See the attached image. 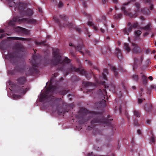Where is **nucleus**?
Masks as SVG:
<instances>
[{"label": "nucleus", "instance_id": "c03bdc74", "mask_svg": "<svg viewBox=\"0 0 156 156\" xmlns=\"http://www.w3.org/2000/svg\"><path fill=\"white\" fill-rule=\"evenodd\" d=\"M151 122V121L150 120L148 119L146 121V123L147 124H150Z\"/></svg>", "mask_w": 156, "mask_h": 156}, {"label": "nucleus", "instance_id": "09e8293b", "mask_svg": "<svg viewBox=\"0 0 156 156\" xmlns=\"http://www.w3.org/2000/svg\"><path fill=\"white\" fill-rule=\"evenodd\" d=\"M80 73L81 74L84 73H85V71L84 70L82 69L80 72Z\"/></svg>", "mask_w": 156, "mask_h": 156}, {"label": "nucleus", "instance_id": "4d7b16f0", "mask_svg": "<svg viewBox=\"0 0 156 156\" xmlns=\"http://www.w3.org/2000/svg\"><path fill=\"white\" fill-rule=\"evenodd\" d=\"M132 88L133 90H135V89H136V87L135 86H132Z\"/></svg>", "mask_w": 156, "mask_h": 156}, {"label": "nucleus", "instance_id": "6ab92c4d", "mask_svg": "<svg viewBox=\"0 0 156 156\" xmlns=\"http://www.w3.org/2000/svg\"><path fill=\"white\" fill-rule=\"evenodd\" d=\"M142 32L140 30H136L135 32V34L136 37H138L141 34Z\"/></svg>", "mask_w": 156, "mask_h": 156}, {"label": "nucleus", "instance_id": "3c124183", "mask_svg": "<svg viewBox=\"0 0 156 156\" xmlns=\"http://www.w3.org/2000/svg\"><path fill=\"white\" fill-rule=\"evenodd\" d=\"M148 79L151 80H153V78L151 76H149L148 77Z\"/></svg>", "mask_w": 156, "mask_h": 156}, {"label": "nucleus", "instance_id": "1a4fd4ad", "mask_svg": "<svg viewBox=\"0 0 156 156\" xmlns=\"http://www.w3.org/2000/svg\"><path fill=\"white\" fill-rule=\"evenodd\" d=\"M108 73V70L107 69H105L103 70V72L102 73V76H100L99 77V79L100 80H101L102 79L104 80H106L107 78L106 76H105V74Z\"/></svg>", "mask_w": 156, "mask_h": 156}, {"label": "nucleus", "instance_id": "e433bc0d", "mask_svg": "<svg viewBox=\"0 0 156 156\" xmlns=\"http://www.w3.org/2000/svg\"><path fill=\"white\" fill-rule=\"evenodd\" d=\"M128 30H127L126 29H125L124 30V32L125 34H127V35H128L129 34L128 33Z\"/></svg>", "mask_w": 156, "mask_h": 156}, {"label": "nucleus", "instance_id": "8fccbe9b", "mask_svg": "<svg viewBox=\"0 0 156 156\" xmlns=\"http://www.w3.org/2000/svg\"><path fill=\"white\" fill-rule=\"evenodd\" d=\"M137 133L138 134H140L141 133V131L140 130H138L137 131Z\"/></svg>", "mask_w": 156, "mask_h": 156}, {"label": "nucleus", "instance_id": "72a5a7b5", "mask_svg": "<svg viewBox=\"0 0 156 156\" xmlns=\"http://www.w3.org/2000/svg\"><path fill=\"white\" fill-rule=\"evenodd\" d=\"M13 97L15 99H19V98H20V95H14L13 96Z\"/></svg>", "mask_w": 156, "mask_h": 156}, {"label": "nucleus", "instance_id": "473e14b6", "mask_svg": "<svg viewBox=\"0 0 156 156\" xmlns=\"http://www.w3.org/2000/svg\"><path fill=\"white\" fill-rule=\"evenodd\" d=\"M142 78L144 82H146L147 80V79L144 75L142 76Z\"/></svg>", "mask_w": 156, "mask_h": 156}, {"label": "nucleus", "instance_id": "bb28decb", "mask_svg": "<svg viewBox=\"0 0 156 156\" xmlns=\"http://www.w3.org/2000/svg\"><path fill=\"white\" fill-rule=\"evenodd\" d=\"M122 16V14L120 13L115 15L114 16V17L115 19H118L119 18H120Z\"/></svg>", "mask_w": 156, "mask_h": 156}, {"label": "nucleus", "instance_id": "7c9ffc66", "mask_svg": "<svg viewBox=\"0 0 156 156\" xmlns=\"http://www.w3.org/2000/svg\"><path fill=\"white\" fill-rule=\"evenodd\" d=\"M83 47V45L82 44H81L80 45L78 46L76 48L77 50L78 51H80V49H81Z\"/></svg>", "mask_w": 156, "mask_h": 156}, {"label": "nucleus", "instance_id": "a878e982", "mask_svg": "<svg viewBox=\"0 0 156 156\" xmlns=\"http://www.w3.org/2000/svg\"><path fill=\"white\" fill-rule=\"evenodd\" d=\"M135 6L137 9V11H136L137 12H139V8H140V4L138 3H135Z\"/></svg>", "mask_w": 156, "mask_h": 156}, {"label": "nucleus", "instance_id": "37998d69", "mask_svg": "<svg viewBox=\"0 0 156 156\" xmlns=\"http://www.w3.org/2000/svg\"><path fill=\"white\" fill-rule=\"evenodd\" d=\"M93 29L95 31H98V27L95 26H93Z\"/></svg>", "mask_w": 156, "mask_h": 156}, {"label": "nucleus", "instance_id": "20e7f679", "mask_svg": "<svg viewBox=\"0 0 156 156\" xmlns=\"http://www.w3.org/2000/svg\"><path fill=\"white\" fill-rule=\"evenodd\" d=\"M132 49L133 52L135 53H137L139 52L140 50V48L137 45V44L134 43H132Z\"/></svg>", "mask_w": 156, "mask_h": 156}, {"label": "nucleus", "instance_id": "6e6552de", "mask_svg": "<svg viewBox=\"0 0 156 156\" xmlns=\"http://www.w3.org/2000/svg\"><path fill=\"white\" fill-rule=\"evenodd\" d=\"M17 29L18 32H21L26 34H29V31L25 29L19 27H17Z\"/></svg>", "mask_w": 156, "mask_h": 156}, {"label": "nucleus", "instance_id": "f704fd0d", "mask_svg": "<svg viewBox=\"0 0 156 156\" xmlns=\"http://www.w3.org/2000/svg\"><path fill=\"white\" fill-rule=\"evenodd\" d=\"M53 19L56 22V23L59 22V20L58 18H57L55 16H54Z\"/></svg>", "mask_w": 156, "mask_h": 156}, {"label": "nucleus", "instance_id": "b1692460", "mask_svg": "<svg viewBox=\"0 0 156 156\" xmlns=\"http://www.w3.org/2000/svg\"><path fill=\"white\" fill-rule=\"evenodd\" d=\"M35 43L37 45H45V42L44 41H43L40 42H38L37 41H35Z\"/></svg>", "mask_w": 156, "mask_h": 156}, {"label": "nucleus", "instance_id": "f8f14e48", "mask_svg": "<svg viewBox=\"0 0 156 156\" xmlns=\"http://www.w3.org/2000/svg\"><path fill=\"white\" fill-rule=\"evenodd\" d=\"M18 81L19 85H20V86L23 85L25 83L26 81L25 78L24 77L20 78L18 79Z\"/></svg>", "mask_w": 156, "mask_h": 156}, {"label": "nucleus", "instance_id": "a19ab883", "mask_svg": "<svg viewBox=\"0 0 156 156\" xmlns=\"http://www.w3.org/2000/svg\"><path fill=\"white\" fill-rule=\"evenodd\" d=\"M88 25L90 26L93 25V24L92 22H89L88 23Z\"/></svg>", "mask_w": 156, "mask_h": 156}, {"label": "nucleus", "instance_id": "bf43d9fd", "mask_svg": "<svg viewBox=\"0 0 156 156\" xmlns=\"http://www.w3.org/2000/svg\"><path fill=\"white\" fill-rule=\"evenodd\" d=\"M152 8H153V5H151L150 7V9L151 10H152Z\"/></svg>", "mask_w": 156, "mask_h": 156}, {"label": "nucleus", "instance_id": "79ce46f5", "mask_svg": "<svg viewBox=\"0 0 156 156\" xmlns=\"http://www.w3.org/2000/svg\"><path fill=\"white\" fill-rule=\"evenodd\" d=\"M70 67L69 68V72L72 71V70H73L74 69V68H73V67L70 65Z\"/></svg>", "mask_w": 156, "mask_h": 156}, {"label": "nucleus", "instance_id": "cd10ccee", "mask_svg": "<svg viewBox=\"0 0 156 156\" xmlns=\"http://www.w3.org/2000/svg\"><path fill=\"white\" fill-rule=\"evenodd\" d=\"M134 115L135 116H136V117H140V113L139 112H138L137 111H135L134 112Z\"/></svg>", "mask_w": 156, "mask_h": 156}, {"label": "nucleus", "instance_id": "de8ad7c7", "mask_svg": "<svg viewBox=\"0 0 156 156\" xmlns=\"http://www.w3.org/2000/svg\"><path fill=\"white\" fill-rule=\"evenodd\" d=\"M60 17L61 18L64 19V18L65 17V16L64 15H60Z\"/></svg>", "mask_w": 156, "mask_h": 156}, {"label": "nucleus", "instance_id": "4468645a", "mask_svg": "<svg viewBox=\"0 0 156 156\" xmlns=\"http://www.w3.org/2000/svg\"><path fill=\"white\" fill-rule=\"evenodd\" d=\"M121 51L118 48H116V54L117 55L118 58L119 59L122 58V55L120 53Z\"/></svg>", "mask_w": 156, "mask_h": 156}, {"label": "nucleus", "instance_id": "a18cd8bd", "mask_svg": "<svg viewBox=\"0 0 156 156\" xmlns=\"http://www.w3.org/2000/svg\"><path fill=\"white\" fill-rule=\"evenodd\" d=\"M98 122H99L97 120L92 121L91 122V123H96Z\"/></svg>", "mask_w": 156, "mask_h": 156}, {"label": "nucleus", "instance_id": "58836bf2", "mask_svg": "<svg viewBox=\"0 0 156 156\" xmlns=\"http://www.w3.org/2000/svg\"><path fill=\"white\" fill-rule=\"evenodd\" d=\"M143 101V100L140 99H138V102L139 104L141 103Z\"/></svg>", "mask_w": 156, "mask_h": 156}, {"label": "nucleus", "instance_id": "5701e85b", "mask_svg": "<svg viewBox=\"0 0 156 156\" xmlns=\"http://www.w3.org/2000/svg\"><path fill=\"white\" fill-rule=\"evenodd\" d=\"M4 31L3 30L0 29V38H2L5 36V34H2L3 33Z\"/></svg>", "mask_w": 156, "mask_h": 156}, {"label": "nucleus", "instance_id": "2f4dec72", "mask_svg": "<svg viewBox=\"0 0 156 156\" xmlns=\"http://www.w3.org/2000/svg\"><path fill=\"white\" fill-rule=\"evenodd\" d=\"M151 143H152L154 144L155 143V138L153 136L151 137Z\"/></svg>", "mask_w": 156, "mask_h": 156}, {"label": "nucleus", "instance_id": "f3484780", "mask_svg": "<svg viewBox=\"0 0 156 156\" xmlns=\"http://www.w3.org/2000/svg\"><path fill=\"white\" fill-rule=\"evenodd\" d=\"M8 2L10 7L15 6L16 5V3L13 2L14 0H7Z\"/></svg>", "mask_w": 156, "mask_h": 156}, {"label": "nucleus", "instance_id": "2eb2a0df", "mask_svg": "<svg viewBox=\"0 0 156 156\" xmlns=\"http://www.w3.org/2000/svg\"><path fill=\"white\" fill-rule=\"evenodd\" d=\"M124 47L127 52H129L130 51V48L129 46V44L126 43H125L124 44Z\"/></svg>", "mask_w": 156, "mask_h": 156}, {"label": "nucleus", "instance_id": "39448f33", "mask_svg": "<svg viewBox=\"0 0 156 156\" xmlns=\"http://www.w3.org/2000/svg\"><path fill=\"white\" fill-rule=\"evenodd\" d=\"M22 21L23 22H26L29 24H34L36 23V20L31 18L29 19L23 18L22 19Z\"/></svg>", "mask_w": 156, "mask_h": 156}, {"label": "nucleus", "instance_id": "0e129e2a", "mask_svg": "<svg viewBox=\"0 0 156 156\" xmlns=\"http://www.w3.org/2000/svg\"><path fill=\"white\" fill-rule=\"evenodd\" d=\"M69 45L70 46H72L73 45H72V43H70V44H69Z\"/></svg>", "mask_w": 156, "mask_h": 156}, {"label": "nucleus", "instance_id": "aec40b11", "mask_svg": "<svg viewBox=\"0 0 156 156\" xmlns=\"http://www.w3.org/2000/svg\"><path fill=\"white\" fill-rule=\"evenodd\" d=\"M132 78L134 80L137 81L138 79V76L136 74H134L132 76Z\"/></svg>", "mask_w": 156, "mask_h": 156}, {"label": "nucleus", "instance_id": "412c9836", "mask_svg": "<svg viewBox=\"0 0 156 156\" xmlns=\"http://www.w3.org/2000/svg\"><path fill=\"white\" fill-rule=\"evenodd\" d=\"M99 92L100 94H101L102 95H103L104 97H105V94H106V92L105 91V90L104 89H103L102 90H100Z\"/></svg>", "mask_w": 156, "mask_h": 156}, {"label": "nucleus", "instance_id": "ddd939ff", "mask_svg": "<svg viewBox=\"0 0 156 156\" xmlns=\"http://www.w3.org/2000/svg\"><path fill=\"white\" fill-rule=\"evenodd\" d=\"M8 57L10 58H16V54L14 52L12 53H9L8 56H6V58H7Z\"/></svg>", "mask_w": 156, "mask_h": 156}, {"label": "nucleus", "instance_id": "5fc2aeb1", "mask_svg": "<svg viewBox=\"0 0 156 156\" xmlns=\"http://www.w3.org/2000/svg\"><path fill=\"white\" fill-rule=\"evenodd\" d=\"M148 34V32H146V33H145L144 34V36H146Z\"/></svg>", "mask_w": 156, "mask_h": 156}, {"label": "nucleus", "instance_id": "338daca9", "mask_svg": "<svg viewBox=\"0 0 156 156\" xmlns=\"http://www.w3.org/2000/svg\"><path fill=\"white\" fill-rule=\"evenodd\" d=\"M107 39H110V37H107Z\"/></svg>", "mask_w": 156, "mask_h": 156}, {"label": "nucleus", "instance_id": "c9c22d12", "mask_svg": "<svg viewBox=\"0 0 156 156\" xmlns=\"http://www.w3.org/2000/svg\"><path fill=\"white\" fill-rule=\"evenodd\" d=\"M137 25L138 24L137 23H135L132 26L133 28H135L137 27Z\"/></svg>", "mask_w": 156, "mask_h": 156}, {"label": "nucleus", "instance_id": "774afa93", "mask_svg": "<svg viewBox=\"0 0 156 156\" xmlns=\"http://www.w3.org/2000/svg\"><path fill=\"white\" fill-rule=\"evenodd\" d=\"M114 27V25H112V27L113 28V27Z\"/></svg>", "mask_w": 156, "mask_h": 156}, {"label": "nucleus", "instance_id": "a211bd4d", "mask_svg": "<svg viewBox=\"0 0 156 156\" xmlns=\"http://www.w3.org/2000/svg\"><path fill=\"white\" fill-rule=\"evenodd\" d=\"M62 62L63 64L65 65V64L69 63L70 62V60L68 59L67 57H65V59Z\"/></svg>", "mask_w": 156, "mask_h": 156}, {"label": "nucleus", "instance_id": "69168bd1", "mask_svg": "<svg viewBox=\"0 0 156 156\" xmlns=\"http://www.w3.org/2000/svg\"><path fill=\"white\" fill-rule=\"evenodd\" d=\"M144 108L145 109H146L147 108V107H146V106H144Z\"/></svg>", "mask_w": 156, "mask_h": 156}, {"label": "nucleus", "instance_id": "c756f323", "mask_svg": "<svg viewBox=\"0 0 156 156\" xmlns=\"http://www.w3.org/2000/svg\"><path fill=\"white\" fill-rule=\"evenodd\" d=\"M128 25L129 27L128 29V32H130L131 31V30H132V29L133 27H132L130 23H129L128 24Z\"/></svg>", "mask_w": 156, "mask_h": 156}, {"label": "nucleus", "instance_id": "4c0bfd02", "mask_svg": "<svg viewBox=\"0 0 156 156\" xmlns=\"http://www.w3.org/2000/svg\"><path fill=\"white\" fill-rule=\"evenodd\" d=\"M134 67L135 68H136V61H137V59L136 58H134Z\"/></svg>", "mask_w": 156, "mask_h": 156}, {"label": "nucleus", "instance_id": "13d9d810", "mask_svg": "<svg viewBox=\"0 0 156 156\" xmlns=\"http://www.w3.org/2000/svg\"><path fill=\"white\" fill-rule=\"evenodd\" d=\"M77 31H78V32H80V30L79 28H78L77 29Z\"/></svg>", "mask_w": 156, "mask_h": 156}, {"label": "nucleus", "instance_id": "e2e57ef3", "mask_svg": "<svg viewBox=\"0 0 156 156\" xmlns=\"http://www.w3.org/2000/svg\"><path fill=\"white\" fill-rule=\"evenodd\" d=\"M87 53L89 55H90V52L89 51H88V50L87 51H86Z\"/></svg>", "mask_w": 156, "mask_h": 156}, {"label": "nucleus", "instance_id": "ea45409f", "mask_svg": "<svg viewBox=\"0 0 156 156\" xmlns=\"http://www.w3.org/2000/svg\"><path fill=\"white\" fill-rule=\"evenodd\" d=\"M63 6V3L61 2H60L59 3V5H58V7L59 8H61Z\"/></svg>", "mask_w": 156, "mask_h": 156}, {"label": "nucleus", "instance_id": "0eeeda50", "mask_svg": "<svg viewBox=\"0 0 156 156\" xmlns=\"http://www.w3.org/2000/svg\"><path fill=\"white\" fill-rule=\"evenodd\" d=\"M28 89L27 88H24L23 86H22V87L18 89V90H17V92L22 94H24L28 90Z\"/></svg>", "mask_w": 156, "mask_h": 156}, {"label": "nucleus", "instance_id": "864d4df0", "mask_svg": "<svg viewBox=\"0 0 156 156\" xmlns=\"http://www.w3.org/2000/svg\"><path fill=\"white\" fill-rule=\"evenodd\" d=\"M19 9H24V8L21 7L20 6L19 7Z\"/></svg>", "mask_w": 156, "mask_h": 156}, {"label": "nucleus", "instance_id": "49530a36", "mask_svg": "<svg viewBox=\"0 0 156 156\" xmlns=\"http://www.w3.org/2000/svg\"><path fill=\"white\" fill-rule=\"evenodd\" d=\"M100 30L101 32L102 33H104L105 32L104 30L102 28H100Z\"/></svg>", "mask_w": 156, "mask_h": 156}, {"label": "nucleus", "instance_id": "6e6d98bb", "mask_svg": "<svg viewBox=\"0 0 156 156\" xmlns=\"http://www.w3.org/2000/svg\"><path fill=\"white\" fill-rule=\"evenodd\" d=\"M149 106H150V109L151 110L152 109V106L151 104H149Z\"/></svg>", "mask_w": 156, "mask_h": 156}, {"label": "nucleus", "instance_id": "f257e3e1", "mask_svg": "<svg viewBox=\"0 0 156 156\" xmlns=\"http://www.w3.org/2000/svg\"><path fill=\"white\" fill-rule=\"evenodd\" d=\"M57 88L55 86H52L51 84L49 87L47 88L41 95L40 99L41 101L45 99H48L53 97V94L55 92Z\"/></svg>", "mask_w": 156, "mask_h": 156}, {"label": "nucleus", "instance_id": "9d476101", "mask_svg": "<svg viewBox=\"0 0 156 156\" xmlns=\"http://www.w3.org/2000/svg\"><path fill=\"white\" fill-rule=\"evenodd\" d=\"M129 3V2L127 3L124 4V6H123L122 7L121 9L122 11H124V14L125 15H128L130 17L132 16L131 15V13L127 12L125 10V7H124L125 6L128 5Z\"/></svg>", "mask_w": 156, "mask_h": 156}, {"label": "nucleus", "instance_id": "052dcab7", "mask_svg": "<svg viewBox=\"0 0 156 156\" xmlns=\"http://www.w3.org/2000/svg\"><path fill=\"white\" fill-rule=\"evenodd\" d=\"M155 50H153L152 51V53H155Z\"/></svg>", "mask_w": 156, "mask_h": 156}, {"label": "nucleus", "instance_id": "f03ea898", "mask_svg": "<svg viewBox=\"0 0 156 156\" xmlns=\"http://www.w3.org/2000/svg\"><path fill=\"white\" fill-rule=\"evenodd\" d=\"M59 50L57 48L53 49V58L51 61L52 64L56 65L62 62V59L59 53Z\"/></svg>", "mask_w": 156, "mask_h": 156}, {"label": "nucleus", "instance_id": "7ed1b4c3", "mask_svg": "<svg viewBox=\"0 0 156 156\" xmlns=\"http://www.w3.org/2000/svg\"><path fill=\"white\" fill-rule=\"evenodd\" d=\"M20 13L22 15L30 16H31L33 14V12L32 9H28L25 12H21Z\"/></svg>", "mask_w": 156, "mask_h": 156}, {"label": "nucleus", "instance_id": "dca6fc26", "mask_svg": "<svg viewBox=\"0 0 156 156\" xmlns=\"http://www.w3.org/2000/svg\"><path fill=\"white\" fill-rule=\"evenodd\" d=\"M10 38L12 40H20L22 41H25L27 40L26 38H24L19 37H10Z\"/></svg>", "mask_w": 156, "mask_h": 156}, {"label": "nucleus", "instance_id": "4be33fe9", "mask_svg": "<svg viewBox=\"0 0 156 156\" xmlns=\"http://www.w3.org/2000/svg\"><path fill=\"white\" fill-rule=\"evenodd\" d=\"M112 69L114 71V75L115 76H117L118 75V73L116 71V68L115 67H112Z\"/></svg>", "mask_w": 156, "mask_h": 156}, {"label": "nucleus", "instance_id": "603ef678", "mask_svg": "<svg viewBox=\"0 0 156 156\" xmlns=\"http://www.w3.org/2000/svg\"><path fill=\"white\" fill-rule=\"evenodd\" d=\"M38 9H39V11L40 12H41L42 11V9H41L40 8H38Z\"/></svg>", "mask_w": 156, "mask_h": 156}, {"label": "nucleus", "instance_id": "423d86ee", "mask_svg": "<svg viewBox=\"0 0 156 156\" xmlns=\"http://www.w3.org/2000/svg\"><path fill=\"white\" fill-rule=\"evenodd\" d=\"M101 83L103 84L105 87L106 88H108L109 87V90L110 91H113L115 89V86L113 84H112L109 86H108V85L106 84V83L104 81H102Z\"/></svg>", "mask_w": 156, "mask_h": 156}, {"label": "nucleus", "instance_id": "680f3d73", "mask_svg": "<svg viewBox=\"0 0 156 156\" xmlns=\"http://www.w3.org/2000/svg\"><path fill=\"white\" fill-rule=\"evenodd\" d=\"M83 6H84V7H86V3H83Z\"/></svg>", "mask_w": 156, "mask_h": 156}, {"label": "nucleus", "instance_id": "c85d7f7f", "mask_svg": "<svg viewBox=\"0 0 156 156\" xmlns=\"http://www.w3.org/2000/svg\"><path fill=\"white\" fill-rule=\"evenodd\" d=\"M150 24H148L147 26L144 27V29L146 30H150Z\"/></svg>", "mask_w": 156, "mask_h": 156}, {"label": "nucleus", "instance_id": "9b49d317", "mask_svg": "<svg viewBox=\"0 0 156 156\" xmlns=\"http://www.w3.org/2000/svg\"><path fill=\"white\" fill-rule=\"evenodd\" d=\"M20 20V19L17 17H15L12 20H10L9 23V25L13 26L15 24V22L18 21Z\"/></svg>", "mask_w": 156, "mask_h": 156}, {"label": "nucleus", "instance_id": "393cba45", "mask_svg": "<svg viewBox=\"0 0 156 156\" xmlns=\"http://www.w3.org/2000/svg\"><path fill=\"white\" fill-rule=\"evenodd\" d=\"M83 83L85 86H87L91 85L92 84V83H90L87 82H83Z\"/></svg>", "mask_w": 156, "mask_h": 156}]
</instances>
